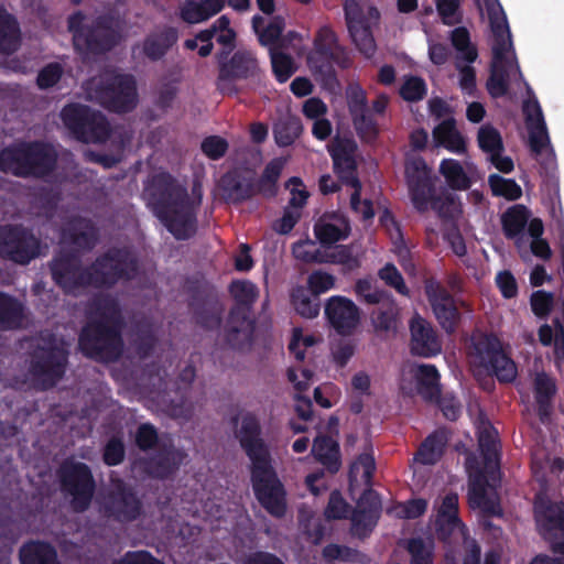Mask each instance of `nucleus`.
<instances>
[{"mask_svg":"<svg viewBox=\"0 0 564 564\" xmlns=\"http://www.w3.org/2000/svg\"><path fill=\"white\" fill-rule=\"evenodd\" d=\"M334 172L346 184L359 180L356 175L357 164L354 158V147L348 141H338L329 149Z\"/></svg>","mask_w":564,"mask_h":564,"instance_id":"nucleus-35","label":"nucleus"},{"mask_svg":"<svg viewBox=\"0 0 564 564\" xmlns=\"http://www.w3.org/2000/svg\"><path fill=\"white\" fill-rule=\"evenodd\" d=\"M156 343V336L150 326H142L138 328L134 338V347L140 358H148L151 356Z\"/></svg>","mask_w":564,"mask_h":564,"instance_id":"nucleus-64","label":"nucleus"},{"mask_svg":"<svg viewBox=\"0 0 564 564\" xmlns=\"http://www.w3.org/2000/svg\"><path fill=\"white\" fill-rule=\"evenodd\" d=\"M78 347L84 356L98 362H115L123 352L122 330L102 321H87L78 336Z\"/></svg>","mask_w":564,"mask_h":564,"instance_id":"nucleus-7","label":"nucleus"},{"mask_svg":"<svg viewBox=\"0 0 564 564\" xmlns=\"http://www.w3.org/2000/svg\"><path fill=\"white\" fill-rule=\"evenodd\" d=\"M23 319V306L13 296L0 292V330L20 327Z\"/></svg>","mask_w":564,"mask_h":564,"instance_id":"nucleus-46","label":"nucleus"},{"mask_svg":"<svg viewBox=\"0 0 564 564\" xmlns=\"http://www.w3.org/2000/svg\"><path fill=\"white\" fill-rule=\"evenodd\" d=\"M188 308L199 326L213 328L220 324L224 306L216 286L204 276H191L186 280Z\"/></svg>","mask_w":564,"mask_h":564,"instance_id":"nucleus-14","label":"nucleus"},{"mask_svg":"<svg viewBox=\"0 0 564 564\" xmlns=\"http://www.w3.org/2000/svg\"><path fill=\"white\" fill-rule=\"evenodd\" d=\"M67 364L68 351L51 339L30 352L28 373L37 390L46 391L63 379Z\"/></svg>","mask_w":564,"mask_h":564,"instance_id":"nucleus-10","label":"nucleus"},{"mask_svg":"<svg viewBox=\"0 0 564 564\" xmlns=\"http://www.w3.org/2000/svg\"><path fill=\"white\" fill-rule=\"evenodd\" d=\"M126 457V447L120 436H112L104 446L102 460L107 466H118Z\"/></svg>","mask_w":564,"mask_h":564,"instance_id":"nucleus-63","label":"nucleus"},{"mask_svg":"<svg viewBox=\"0 0 564 564\" xmlns=\"http://www.w3.org/2000/svg\"><path fill=\"white\" fill-rule=\"evenodd\" d=\"M351 118L354 127L360 139L372 141L378 137V124L369 109L364 112L356 113L351 116Z\"/></svg>","mask_w":564,"mask_h":564,"instance_id":"nucleus-58","label":"nucleus"},{"mask_svg":"<svg viewBox=\"0 0 564 564\" xmlns=\"http://www.w3.org/2000/svg\"><path fill=\"white\" fill-rule=\"evenodd\" d=\"M378 275L388 286L393 288L399 294L409 296L410 290L406 286L401 272L393 263H387L382 267L379 270Z\"/></svg>","mask_w":564,"mask_h":564,"instance_id":"nucleus-62","label":"nucleus"},{"mask_svg":"<svg viewBox=\"0 0 564 564\" xmlns=\"http://www.w3.org/2000/svg\"><path fill=\"white\" fill-rule=\"evenodd\" d=\"M350 231L348 217L338 212L325 213L314 225V235L324 247L345 240Z\"/></svg>","mask_w":564,"mask_h":564,"instance_id":"nucleus-29","label":"nucleus"},{"mask_svg":"<svg viewBox=\"0 0 564 564\" xmlns=\"http://www.w3.org/2000/svg\"><path fill=\"white\" fill-rule=\"evenodd\" d=\"M185 456L171 441L163 442L153 454L140 458L139 466L149 477L165 480L180 469Z\"/></svg>","mask_w":564,"mask_h":564,"instance_id":"nucleus-23","label":"nucleus"},{"mask_svg":"<svg viewBox=\"0 0 564 564\" xmlns=\"http://www.w3.org/2000/svg\"><path fill=\"white\" fill-rule=\"evenodd\" d=\"M62 239L78 249L89 251L98 241V232L90 219L77 216L65 224Z\"/></svg>","mask_w":564,"mask_h":564,"instance_id":"nucleus-32","label":"nucleus"},{"mask_svg":"<svg viewBox=\"0 0 564 564\" xmlns=\"http://www.w3.org/2000/svg\"><path fill=\"white\" fill-rule=\"evenodd\" d=\"M224 198L232 204H240L253 197L258 191L254 178L238 170L226 172L219 180Z\"/></svg>","mask_w":564,"mask_h":564,"instance_id":"nucleus-30","label":"nucleus"},{"mask_svg":"<svg viewBox=\"0 0 564 564\" xmlns=\"http://www.w3.org/2000/svg\"><path fill=\"white\" fill-rule=\"evenodd\" d=\"M303 124L299 116L281 113L273 124V137L280 148L292 145L302 134Z\"/></svg>","mask_w":564,"mask_h":564,"instance_id":"nucleus-39","label":"nucleus"},{"mask_svg":"<svg viewBox=\"0 0 564 564\" xmlns=\"http://www.w3.org/2000/svg\"><path fill=\"white\" fill-rule=\"evenodd\" d=\"M533 393L539 420L542 424H546L551 421L553 400L557 393L555 379L545 372L536 373L533 381Z\"/></svg>","mask_w":564,"mask_h":564,"instance_id":"nucleus-33","label":"nucleus"},{"mask_svg":"<svg viewBox=\"0 0 564 564\" xmlns=\"http://www.w3.org/2000/svg\"><path fill=\"white\" fill-rule=\"evenodd\" d=\"M26 177H44L56 167L57 153L55 149L43 141H23Z\"/></svg>","mask_w":564,"mask_h":564,"instance_id":"nucleus-27","label":"nucleus"},{"mask_svg":"<svg viewBox=\"0 0 564 564\" xmlns=\"http://www.w3.org/2000/svg\"><path fill=\"white\" fill-rule=\"evenodd\" d=\"M224 6L225 0H185L180 15L186 23H200L220 12Z\"/></svg>","mask_w":564,"mask_h":564,"instance_id":"nucleus-38","label":"nucleus"},{"mask_svg":"<svg viewBox=\"0 0 564 564\" xmlns=\"http://www.w3.org/2000/svg\"><path fill=\"white\" fill-rule=\"evenodd\" d=\"M380 512L381 502L378 494L372 489H366L350 512L351 534L358 539L369 536L377 525Z\"/></svg>","mask_w":564,"mask_h":564,"instance_id":"nucleus-25","label":"nucleus"},{"mask_svg":"<svg viewBox=\"0 0 564 564\" xmlns=\"http://www.w3.org/2000/svg\"><path fill=\"white\" fill-rule=\"evenodd\" d=\"M61 116L72 135L83 143H104L110 137L111 128L106 116L88 106L67 105Z\"/></svg>","mask_w":564,"mask_h":564,"instance_id":"nucleus-12","label":"nucleus"},{"mask_svg":"<svg viewBox=\"0 0 564 564\" xmlns=\"http://www.w3.org/2000/svg\"><path fill=\"white\" fill-rule=\"evenodd\" d=\"M448 441L449 432L446 429L435 430L421 443L415 459L423 465L436 464L444 455Z\"/></svg>","mask_w":564,"mask_h":564,"instance_id":"nucleus-36","label":"nucleus"},{"mask_svg":"<svg viewBox=\"0 0 564 564\" xmlns=\"http://www.w3.org/2000/svg\"><path fill=\"white\" fill-rule=\"evenodd\" d=\"M490 29L494 36L490 75L486 83L492 98L505 97L509 93L510 70L513 68L522 77L517 59L509 61L506 54L512 50V39L506 13L499 0H485Z\"/></svg>","mask_w":564,"mask_h":564,"instance_id":"nucleus-3","label":"nucleus"},{"mask_svg":"<svg viewBox=\"0 0 564 564\" xmlns=\"http://www.w3.org/2000/svg\"><path fill=\"white\" fill-rule=\"evenodd\" d=\"M328 324L341 336L351 335L360 323V310L348 297L334 295L325 304Z\"/></svg>","mask_w":564,"mask_h":564,"instance_id":"nucleus-26","label":"nucleus"},{"mask_svg":"<svg viewBox=\"0 0 564 564\" xmlns=\"http://www.w3.org/2000/svg\"><path fill=\"white\" fill-rule=\"evenodd\" d=\"M87 91L91 100L116 113H127L138 102L137 83L130 74H106L89 82Z\"/></svg>","mask_w":564,"mask_h":564,"instance_id":"nucleus-6","label":"nucleus"},{"mask_svg":"<svg viewBox=\"0 0 564 564\" xmlns=\"http://www.w3.org/2000/svg\"><path fill=\"white\" fill-rule=\"evenodd\" d=\"M229 292L235 300L225 326V341L236 350L251 347L256 330V322L251 317V308L258 297L257 286L247 280L231 282Z\"/></svg>","mask_w":564,"mask_h":564,"instance_id":"nucleus-5","label":"nucleus"},{"mask_svg":"<svg viewBox=\"0 0 564 564\" xmlns=\"http://www.w3.org/2000/svg\"><path fill=\"white\" fill-rule=\"evenodd\" d=\"M24 143L19 142L0 151V171L26 178Z\"/></svg>","mask_w":564,"mask_h":564,"instance_id":"nucleus-44","label":"nucleus"},{"mask_svg":"<svg viewBox=\"0 0 564 564\" xmlns=\"http://www.w3.org/2000/svg\"><path fill=\"white\" fill-rule=\"evenodd\" d=\"M424 292L438 325L446 334H454L462 322L459 306L466 307V302L463 300L457 301L434 278H429L424 281Z\"/></svg>","mask_w":564,"mask_h":564,"instance_id":"nucleus-19","label":"nucleus"},{"mask_svg":"<svg viewBox=\"0 0 564 564\" xmlns=\"http://www.w3.org/2000/svg\"><path fill=\"white\" fill-rule=\"evenodd\" d=\"M495 470L478 469L475 474L470 475L469 480V501L471 505L481 506L488 502L487 488L488 478L486 473H494Z\"/></svg>","mask_w":564,"mask_h":564,"instance_id":"nucleus-56","label":"nucleus"},{"mask_svg":"<svg viewBox=\"0 0 564 564\" xmlns=\"http://www.w3.org/2000/svg\"><path fill=\"white\" fill-rule=\"evenodd\" d=\"M148 207L176 240H188L197 232V202L186 186L169 172L154 174L144 188Z\"/></svg>","mask_w":564,"mask_h":564,"instance_id":"nucleus-2","label":"nucleus"},{"mask_svg":"<svg viewBox=\"0 0 564 564\" xmlns=\"http://www.w3.org/2000/svg\"><path fill=\"white\" fill-rule=\"evenodd\" d=\"M61 491L69 497V506L76 513L87 511L91 505L96 481L89 466L82 462H64L58 470Z\"/></svg>","mask_w":564,"mask_h":564,"instance_id":"nucleus-11","label":"nucleus"},{"mask_svg":"<svg viewBox=\"0 0 564 564\" xmlns=\"http://www.w3.org/2000/svg\"><path fill=\"white\" fill-rule=\"evenodd\" d=\"M307 62L325 84L337 82L335 66L347 69L352 65L349 51L338 43L336 33L328 26L321 28L316 33Z\"/></svg>","mask_w":564,"mask_h":564,"instance_id":"nucleus-8","label":"nucleus"},{"mask_svg":"<svg viewBox=\"0 0 564 564\" xmlns=\"http://www.w3.org/2000/svg\"><path fill=\"white\" fill-rule=\"evenodd\" d=\"M434 137L452 152L464 153L466 151L465 140L456 130L453 119L441 122L434 130Z\"/></svg>","mask_w":564,"mask_h":564,"instance_id":"nucleus-49","label":"nucleus"},{"mask_svg":"<svg viewBox=\"0 0 564 564\" xmlns=\"http://www.w3.org/2000/svg\"><path fill=\"white\" fill-rule=\"evenodd\" d=\"M291 302L296 313L305 318H315L319 314V296H313L311 291L304 286H296L292 290Z\"/></svg>","mask_w":564,"mask_h":564,"instance_id":"nucleus-48","label":"nucleus"},{"mask_svg":"<svg viewBox=\"0 0 564 564\" xmlns=\"http://www.w3.org/2000/svg\"><path fill=\"white\" fill-rule=\"evenodd\" d=\"M452 45L463 55L468 63H474L478 57L475 45L470 42V34L465 26H458L451 33Z\"/></svg>","mask_w":564,"mask_h":564,"instance_id":"nucleus-55","label":"nucleus"},{"mask_svg":"<svg viewBox=\"0 0 564 564\" xmlns=\"http://www.w3.org/2000/svg\"><path fill=\"white\" fill-rule=\"evenodd\" d=\"M176 41V30L167 28L159 33L149 34L143 41L142 50L149 59L156 62L165 56Z\"/></svg>","mask_w":564,"mask_h":564,"instance_id":"nucleus-41","label":"nucleus"},{"mask_svg":"<svg viewBox=\"0 0 564 564\" xmlns=\"http://www.w3.org/2000/svg\"><path fill=\"white\" fill-rule=\"evenodd\" d=\"M531 213L524 205L517 204L509 207L501 215V226L507 239L520 237L529 223Z\"/></svg>","mask_w":564,"mask_h":564,"instance_id":"nucleus-43","label":"nucleus"},{"mask_svg":"<svg viewBox=\"0 0 564 564\" xmlns=\"http://www.w3.org/2000/svg\"><path fill=\"white\" fill-rule=\"evenodd\" d=\"M351 512L350 505L344 499L339 490H333L325 509V517L329 520L347 519Z\"/></svg>","mask_w":564,"mask_h":564,"instance_id":"nucleus-61","label":"nucleus"},{"mask_svg":"<svg viewBox=\"0 0 564 564\" xmlns=\"http://www.w3.org/2000/svg\"><path fill=\"white\" fill-rule=\"evenodd\" d=\"M85 14L76 11L67 19L68 31L73 35V45L84 56H100L116 47L120 40L118 19L112 13L99 14L85 23Z\"/></svg>","mask_w":564,"mask_h":564,"instance_id":"nucleus-4","label":"nucleus"},{"mask_svg":"<svg viewBox=\"0 0 564 564\" xmlns=\"http://www.w3.org/2000/svg\"><path fill=\"white\" fill-rule=\"evenodd\" d=\"M406 551L410 554V564H434V544L425 542L422 538L408 540Z\"/></svg>","mask_w":564,"mask_h":564,"instance_id":"nucleus-53","label":"nucleus"},{"mask_svg":"<svg viewBox=\"0 0 564 564\" xmlns=\"http://www.w3.org/2000/svg\"><path fill=\"white\" fill-rule=\"evenodd\" d=\"M138 260L127 248H110L89 265L90 286L110 289L119 281H131L138 273Z\"/></svg>","mask_w":564,"mask_h":564,"instance_id":"nucleus-9","label":"nucleus"},{"mask_svg":"<svg viewBox=\"0 0 564 564\" xmlns=\"http://www.w3.org/2000/svg\"><path fill=\"white\" fill-rule=\"evenodd\" d=\"M410 343L412 356L432 358L441 354L442 341L431 322L415 313L409 322Z\"/></svg>","mask_w":564,"mask_h":564,"instance_id":"nucleus-24","label":"nucleus"},{"mask_svg":"<svg viewBox=\"0 0 564 564\" xmlns=\"http://www.w3.org/2000/svg\"><path fill=\"white\" fill-rule=\"evenodd\" d=\"M105 517L128 524L144 514V503L138 489L122 478H112L101 505Z\"/></svg>","mask_w":564,"mask_h":564,"instance_id":"nucleus-13","label":"nucleus"},{"mask_svg":"<svg viewBox=\"0 0 564 564\" xmlns=\"http://www.w3.org/2000/svg\"><path fill=\"white\" fill-rule=\"evenodd\" d=\"M312 260L317 262H330L340 264L345 271H352L359 267V260L354 257L348 246H337L334 251L327 253L326 259H318L316 256Z\"/></svg>","mask_w":564,"mask_h":564,"instance_id":"nucleus-59","label":"nucleus"},{"mask_svg":"<svg viewBox=\"0 0 564 564\" xmlns=\"http://www.w3.org/2000/svg\"><path fill=\"white\" fill-rule=\"evenodd\" d=\"M404 176L413 207L421 214L427 212L436 189L425 160L421 156L408 159Z\"/></svg>","mask_w":564,"mask_h":564,"instance_id":"nucleus-22","label":"nucleus"},{"mask_svg":"<svg viewBox=\"0 0 564 564\" xmlns=\"http://www.w3.org/2000/svg\"><path fill=\"white\" fill-rule=\"evenodd\" d=\"M271 64L273 74L279 83H285L296 72L293 57L284 52L272 50Z\"/></svg>","mask_w":564,"mask_h":564,"instance_id":"nucleus-57","label":"nucleus"},{"mask_svg":"<svg viewBox=\"0 0 564 564\" xmlns=\"http://www.w3.org/2000/svg\"><path fill=\"white\" fill-rule=\"evenodd\" d=\"M229 52L221 51L217 54L218 76L217 90L221 95L234 96L239 93L235 82L240 79L260 80L262 72L253 53L245 50L236 51L230 58Z\"/></svg>","mask_w":564,"mask_h":564,"instance_id":"nucleus-15","label":"nucleus"},{"mask_svg":"<svg viewBox=\"0 0 564 564\" xmlns=\"http://www.w3.org/2000/svg\"><path fill=\"white\" fill-rule=\"evenodd\" d=\"M534 518L544 538L555 531L564 532V502H553L549 499L536 501Z\"/></svg>","mask_w":564,"mask_h":564,"instance_id":"nucleus-34","label":"nucleus"},{"mask_svg":"<svg viewBox=\"0 0 564 564\" xmlns=\"http://www.w3.org/2000/svg\"><path fill=\"white\" fill-rule=\"evenodd\" d=\"M41 253V239L22 224L0 227V257L17 264L26 265Z\"/></svg>","mask_w":564,"mask_h":564,"instance_id":"nucleus-17","label":"nucleus"},{"mask_svg":"<svg viewBox=\"0 0 564 564\" xmlns=\"http://www.w3.org/2000/svg\"><path fill=\"white\" fill-rule=\"evenodd\" d=\"M20 41L21 31L17 19L0 6V53H14Z\"/></svg>","mask_w":564,"mask_h":564,"instance_id":"nucleus-42","label":"nucleus"},{"mask_svg":"<svg viewBox=\"0 0 564 564\" xmlns=\"http://www.w3.org/2000/svg\"><path fill=\"white\" fill-rule=\"evenodd\" d=\"M134 442L137 447L142 452L158 448L161 444L158 430L151 423H142L138 426Z\"/></svg>","mask_w":564,"mask_h":564,"instance_id":"nucleus-60","label":"nucleus"},{"mask_svg":"<svg viewBox=\"0 0 564 564\" xmlns=\"http://www.w3.org/2000/svg\"><path fill=\"white\" fill-rule=\"evenodd\" d=\"M21 564H61L56 549L46 541H31L20 550Z\"/></svg>","mask_w":564,"mask_h":564,"instance_id":"nucleus-40","label":"nucleus"},{"mask_svg":"<svg viewBox=\"0 0 564 564\" xmlns=\"http://www.w3.org/2000/svg\"><path fill=\"white\" fill-rule=\"evenodd\" d=\"M88 321H102L108 326L122 330L124 322L118 300L106 293L93 296L87 304Z\"/></svg>","mask_w":564,"mask_h":564,"instance_id":"nucleus-31","label":"nucleus"},{"mask_svg":"<svg viewBox=\"0 0 564 564\" xmlns=\"http://www.w3.org/2000/svg\"><path fill=\"white\" fill-rule=\"evenodd\" d=\"M48 267L52 280L65 294L75 295L79 290L90 288L88 267H82L74 251L58 252Z\"/></svg>","mask_w":564,"mask_h":564,"instance_id":"nucleus-20","label":"nucleus"},{"mask_svg":"<svg viewBox=\"0 0 564 564\" xmlns=\"http://www.w3.org/2000/svg\"><path fill=\"white\" fill-rule=\"evenodd\" d=\"M283 163L275 159L269 162L260 176L256 187L258 193H263L268 196H274L276 194V183L282 173Z\"/></svg>","mask_w":564,"mask_h":564,"instance_id":"nucleus-52","label":"nucleus"},{"mask_svg":"<svg viewBox=\"0 0 564 564\" xmlns=\"http://www.w3.org/2000/svg\"><path fill=\"white\" fill-rule=\"evenodd\" d=\"M471 355L478 365L491 372L499 382L509 383L517 377L514 361L506 354L495 334L480 333L471 337Z\"/></svg>","mask_w":564,"mask_h":564,"instance_id":"nucleus-16","label":"nucleus"},{"mask_svg":"<svg viewBox=\"0 0 564 564\" xmlns=\"http://www.w3.org/2000/svg\"><path fill=\"white\" fill-rule=\"evenodd\" d=\"M478 446L488 470H499L500 466V443L497 430L491 425H485L478 433Z\"/></svg>","mask_w":564,"mask_h":564,"instance_id":"nucleus-37","label":"nucleus"},{"mask_svg":"<svg viewBox=\"0 0 564 564\" xmlns=\"http://www.w3.org/2000/svg\"><path fill=\"white\" fill-rule=\"evenodd\" d=\"M491 193L496 197H505L508 200H517L522 196L521 186L512 178H505L499 174L488 177Z\"/></svg>","mask_w":564,"mask_h":564,"instance_id":"nucleus-50","label":"nucleus"},{"mask_svg":"<svg viewBox=\"0 0 564 564\" xmlns=\"http://www.w3.org/2000/svg\"><path fill=\"white\" fill-rule=\"evenodd\" d=\"M236 438L251 462V482L257 500L272 517H284L286 491L271 464L270 448L256 414L248 412L242 416Z\"/></svg>","mask_w":564,"mask_h":564,"instance_id":"nucleus-1","label":"nucleus"},{"mask_svg":"<svg viewBox=\"0 0 564 564\" xmlns=\"http://www.w3.org/2000/svg\"><path fill=\"white\" fill-rule=\"evenodd\" d=\"M313 452L317 460L332 474L340 468L339 445L329 436H318L314 440Z\"/></svg>","mask_w":564,"mask_h":564,"instance_id":"nucleus-45","label":"nucleus"},{"mask_svg":"<svg viewBox=\"0 0 564 564\" xmlns=\"http://www.w3.org/2000/svg\"><path fill=\"white\" fill-rule=\"evenodd\" d=\"M400 97L408 102H417L427 95V85L420 76L409 75L399 89Z\"/></svg>","mask_w":564,"mask_h":564,"instance_id":"nucleus-54","label":"nucleus"},{"mask_svg":"<svg viewBox=\"0 0 564 564\" xmlns=\"http://www.w3.org/2000/svg\"><path fill=\"white\" fill-rule=\"evenodd\" d=\"M477 142L480 150L489 155L499 154V152H503L505 150L500 132L489 123L479 128Z\"/></svg>","mask_w":564,"mask_h":564,"instance_id":"nucleus-51","label":"nucleus"},{"mask_svg":"<svg viewBox=\"0 0 564 564\" xmlns=\"http://www.w3.org/2000/svg\"><path fill=\"white\" fill-rule=\"evenodd\" d=\"M523 115L529 132L530 150L533 154L539 155L550 144L546 123L539 101H524Z\"/></svg>","mask_w":564,"mask_h":564,"instance_id":"nucleus-28","label":"nucleus"},{"mask_svg":"<svg viewBox=\"0 0 564 564\" xmlns=\"http://www.w3.org/2000/svg\"><path fill=\"white\" fill-rule=\"evenodd\" d=\"M404 176L413 207L421 214L427 212L436 189L425 160L421 156L408 159Z\"/></svg>","mask_w":564,"mask_h":564,"instance_id":"nucleus-21","label":"nucleus"},{"mask_svg":"<svg viewBox=\"0 0 564 564\" xmlns=\"http://www.w3.org/2000/svg\"><path fill=\"white\" fill-rule=\"evenodd\" d=\"M344 11L351 41L362 55L367 58L372 57L377 50L372 25L379 22V10L376 7H369L365 12L356 0H346Z\"/></svg>","mask_w":564,"mask_h":564,"instance_id":"nucleus-18","label":"nucleus"},{"mask_svg":"<svg viewBox=\"0 0 564 564\" xmlns=\"http://www.w3.org/2000/svg\"><path fill=\"white\" fill-rule=\"evenodd\" d=\"M440 173L444 176L448 187L454 191H466L471 186V180L460 162L455 159L442 160Z\"/></svg>","mask_w":564,"mask_h":564,"instance_id":"nucleus-47","label":"nucleus"}]
</instances>
